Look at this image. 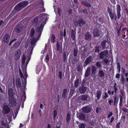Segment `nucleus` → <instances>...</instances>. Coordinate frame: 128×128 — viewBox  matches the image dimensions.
<instances>
[{"mask_svg": "<svg viewBox=\"0 0 128 128\" xmlns=\"http://www.w3.org/2000/svg\"><path fill=\"white\" fill-rule=\"evenodd\" d=\"M46 23V21H44L41 24L40 26L39 27H38L36 29V32L38 33H39L37 38H40L42 33V32Z\"/></svg>", "mask_w": 128, "mask_h": 128, "instance_id": "obj_1", "label": "nucleus"}, {"mask_svg": "<svg viewBox=\"0 0 128 128\" xmlns=\"http://www.w3.org/2000/svg\"><path fill=\"white\" fill-rule=\"evenodd\" d=\"M8 101L10 107H13L16 106L17 104L16 100L14 96L9 97Z\"/></svg>", "mask_w": 128, "mask_h": 128, "instance_id": "obj_2", "label": "nucleus"}, {"mask_svg": "<svg viewBox=\"0 0 128 128\" xmlns=\"http://www.w3.org/2000/svg\"><path fill=\"white\" fill-rule=\"evenodd\" d=\"M44 14H40L38 16L36 17L33 19L32 22L35 25H36L38 22V18H42V20L44 19V18L43 16H44Z\"/></svg>", "mask_w": 128, "mask_h": 128, "instance_id": "obj_3", "label": "nucleus"}, {"mask_svg": "<svg viewBox=\"0 0 128 128\" xmlns=\"http://www.w3.org/2000/svg\"><path fill=\"white\" fill-rule=\"evenodd\" d=\"M76 25L75 26L80 27L82 26L86 23L85 21L83 18H78V20H76Z\"/></svg>", "mask_w": 128, "mask_h": 128, "instance_id": "obj_4", "label": "nucleus"}, {"mask_svg": "<svg viewBox=\"0 0 128 128\" xmlns=\"http://www.w3.org/2000/svg\"><path fill=\"white\" fill-rule=\"evenodd\" d=\"M23 26L20 23L17 24L14 29L15 31L17 33H20L23 30Z\"/></svg>", "mask_w": 128, "mask_h": 128, "instance_id": "obj_5", "label": "nucleus"}, {"mask_svg": "<svg viewBox=\"0 0 128 128\" xmlns=\"http://www.w3.org/2000/svg\"><path fill=\"white\" fill-rule=\"evenodd\" d=\"M85 83L83 82L82 84V86L79 88V90L81 94H83L85 93L86 92L87 87L86 86H84Z\"/></svg>", "mask_w": 128, "mask_h": 128, "instance_id": "obj_6", "label": "nucleus"}, {"mask_svg": "<svg viewBox=\"0 0 128 128\" xmlns=\"http://www.w3.org/2000/svg\"><path fill=\"white\" fill-rule=\"evenodd\" d=\"M92 61V56H89L84 61V66L86 67Z\"/></svg>", "mask_w": 128, "mask_h": 128, "instance_id": "obj_7", "label": "nucleus"}, {"mask_svg": "<svg viewBox=\"0 0 128 128\" xmlns=\"http://www.w3.org/2000/svg\"><path fill=\"white\" fill-rule=\"evenodd\" d=\"M99 57L100 59H102L105 56L108 55V52L107 51L105 50L100 52L99 54Z\"/></svg>", "mask_w": 128, "mask_h": 128, "instance_id": "obj_8", "label": "nucleus"}, {"mask_svg": "<svg viewBox=\"0 0 128 128\" xmlns=\"http://www.w3.org/2000/svg\"><path fill=\"white\" fill-rule=\"evenodd\" d=\"M121 10L120 6L119 4H117L116 6V12L117 15V18L119 19L121 16L120 12Z\"/></svg>", "mask_w": 128, "mask_h": 128, "instance_id": "obj_9", "label": "nucleus"}, {"mask_svg": "<svg viewBox=\"0 0 128 128\" xmlns=\"http://www.w3.org/2000/svg\"><path fill=\"white\" fill-rule=\"evenodd\" d=\"M3 113L4 114H7L10 112V108L7 105H4L3 106Z\"/></svg>", "mask_w": 128, "mask_h": 128, "instance_id": "obj_10", "label": "nucleus"}, {"mask_svg": "<svg viewBox=\"0 0 128 128\" xmlns=\"http://www.w3.org/2000/svg\"><path fill=\"white\" fill-rule=\"evenodd\" d=\"M100 32L99 29L97 28H95L93 32V34L94 37H98L100 35Z\"/></svg>", "mask_w": 128, "mask_h": 128, "instance_id": "obj_11", "label": "nucleus"}, {"mask_svg": "<svg viewBox=\"0 0 128 128\" xmlns=\"http://www.w3.org/2000/svg\"><path fill=\"white\" fill-rule=\"evenodd\" d=\"M82 110L84 113H88L91 111V108L89 107L88 106H86L83 107Z\"/></svg>", "mask_w": 128, "mask_h": 128, "instance_id": "obj_12", "label": "nucleus"}, {"mask_svg": "<svg viewBox=\"0 0 128 128\" xmlns=\"http://www.w3.org/2000/svg\"><path fill=\"white\" fill-rule=\"evenodd\" d=\"M22 8H23L19 3L15 6L13 10L16 12V11H20Z\"/></svg>", "mask_w": 128, "mask_h": 128, "instance_id": "obj_13", "label": "nucleus"}, {"mask_svg": "<svg viewBox=\"0 0 128 128\" xmlns=\"http://www.w3.org/2000/svg\"><path fill=\"white\" fill-rule=\"evenodd\" d=\"M71 37L72 40L74 41H75L76 38V30H75L72 29H71Z\"/></svg>", "mask_w": 128, "mask_h": 128, "instance_id": "obj_14", "label": "nucleus"}, {"mask_svg": "<svg viewBox=\"0 0 128 128\" xmlns=\"http://www.w3.org/2000/svg\"><path fill=\"white\" fill-rule=\"evenodd\" d=\"M92 37V35L90 32L88 31L84 35V39L86 40H87L90 39Z\"/></svg>", "mask_w": 128, "mask_h": 128, "instance_id": "obj_15", "label": "nucleus"}, {"mask_svg": "<svg viewBox=\"0 0 128 128\" xmlns=\"http://www.w3.org/2000/svg\"><path fill=\"white\" fill-rule=\"evenodd\" d=\"M10 37V36H9L8 34H7L5 35L3 38V41L5 43H7L8 42Z\"/></svg>", "mask_w": 128, "mask_h": 128, "instance_id": "obj_16", "label": "nucleus"}, {"mask_svg": "<svg viewBox=\"0 0 128 128\" xmlns=\"http://www.w3.org/2000/svg\"><path fill=\"white\" fill-rule=\"evenodd\" d=\"M91 68L90 67H88L86 71L85 74V77H87L89 76L90 74Z\"/></svg>", "mask_w": 128, "mask_h": 128, "instance_id": "obj_17", "label": "nucleus"}, {"mask_svg": "<svg viewBox=\"0 0 128 128\" xmlns=\"http://www.w3.org/2000/svg\"><path fill=\"white\" fill-rule=\"evenodd\" d=\"M21 6L23 8L26 6L28 4V2L27 1H23L20 2Z\"/></svg>", "mask_w": 128, "mask_h": 128, "instance_id": "obj_18", "label": "nucleus"}, {"mask_svg": "<svg viewBox=\"0 0 128 128\" xmlns=\"http://www.w3.org/2000/svg\"><path fill=\"white\" fill-rule=\"evenodd\" d=\"M113 99L114 100L113 105L114 106H116L118 101V99L117 98L116 94L114 96H113Z\"/></svg>", "mask_w": 128, "mask_h": 128, "instance_id": "obj_19", "label": "nucleus"}, {"mask_svg": "<svg viewBox=\"0 0 128 128\" xmlns=\"http://www.w3.org/2000/svg\"><path fill=\"white\" fill-rule=\"evenodd\" d=\"M16 86L19 88H20L21 87V82L20 78H18L16 80Z\"/></svg>", "mask_w": 128, "mask_h": 128, "instance_id": "obj_20", "label": "nucleus"}, {"mask_svg": "<svg viewBox=\"0 0 128 128\" xmlns=\"http://www.w3.org/2000/svg\"><path fill=\"white\" fill-rule=\"evenodd\" d=\"M109 14L111 20H113L114 19V20L115 21L117 20V17L116 14H113L112 12Z\"/></svg>", "mask_w": 128, "mask_h": 128, "instance_id": "obj_21", "label": "nucleus"}, {"mask_svg": "<svg viewBox=\"0 0 128 128\" xmlns=\"http://www.w3.org/2000/svg\"><path fill=\"white\" fill-rule=\"evenodd\" d=\"M88 96L86 95H82L80 96V98H81V99L82 101H87Z\"/></svg>", "mask_w": 128, "mask_h": 128, "instance_id": "obj_22", "label": "nucleus"}, {"mask_svg": "<svg viewBox=\"0 0 128 128\" xmlns=\"http://www.w3.org/2000/svg\"><path fill=\"white\" fill-rule=\"evenodd\" d=\"M96 97L98 100H99L100 97L102 94V91L100 90H97L96 92Z\"/></svg>", "mask_w": 128, "mask_h": 128, "instance_id": "obj_23", "label": "nucleus"}, {"mask_svg": "<svg viewBox=\"0 0 128 128\" xmlns=\"http://www.w3.org/2000/svg\"><path fill=\"white\" fill-rule=\"evenodd\" d=\"M67 92V88H64L63 90L62 94V97L64 99H65L66 96V94Z\"/></svg>", "mask_w": 128, "mask_h": 128, "instance_id": "obj_24", "label": "nucleus"}, {"mask_svg": "<svg viewBox=\"0 0 128 128\" xmlns=\"http://www.w3.org/2000/svg\"><path fill=\"white\" fill-rule=\"evenodd\" d=\"M13 90L12 88H8V93L9 97L13 96Z\"/></svg>", "mask_w": 128, "mask_h": 128, "instance_id": "obj_25", "label": "nucleus"}, {"mask_svg": "<svg viewBox=\"0 0 128 128\" xmlns=\"http://www.w3.org/2000/svg\"><path fill=\"white\" fill-rule=\"evenodd\" d=\"M92 74L94 75L96 73V72L97 70V68L96 66H92Z\"/></svg>", "mask_w": 128, "mask_h": 128, "instance_id": "obj_26", "label": "nucleus"}, {"mask_svg": "<svg viewBox=\"0 0 128 128\" xmlns=\"http://www.w3.org/2000/svg\"><path fill=\"white\" fill-rule=\"evenodd\" d=\"M96 67L99 70H101L102 68L101 62L100 61H97L96 63Z\"/></svg>", "mask_w": 128, "mask_h": 128, "instance_id": "obj_27", "label": "nucleus"}, {"mask_svg": "<svg viewBox=\"0 0 128 128\" xmlns=\"http://www.w3.org/2000/svg\"><path fill=\"white\" fill-rule=\"evenodd\" d=\"M98 74V76L100 78L104 76V73L102 70H99Z\"/></svg>", "mask_w": 128, "mask_h": 128, "instance_id": "obj_28", "label": "nucleus"}, {"mask_svg": "<svg viewBox=\"0 0 128 128\" xmlns=\"http://www.w3.org/2000/svg\"><path fill=\"white\" fill-rule=\"evenodd\" d=\"M21 42H15L13 46L14 48H17L20 45Z\"/></svg>", "mask_w": 128, "mask_h": 128, "instance_id": "obj_29", "label": "nucleus"}, {"mask_svg": "<svg viewBox=\"0 0 128 128\" xmlns=\"http://www.w3.org/2000/svg\"><path fill=\"white\" fill-rule=\"evenodd\" d=\"M70 114L68 113L67 114V116L66 117V120L67 122V124H68L70 120Z\"/></svg>", "mask_w": 128, "mask_h": 128, "instance_id": "obj_30", "label": "nucleus"}, {"mask_svg": "<svg viewBox=\"0 0 128 128\" xmlns=\"http://www.w3.org/2000/svg\"><path fill=\"white\" fill-rule=\"evenodd\" d=\"M35 33V30L34 28H32L30 30V36L31 37H33Z\"/></svg>", "mask_w": 128, "mask_h": 128, "instance_id": "obj_31", "label": "nucleus"}, {"mask_svg": "<svg viewBox=\"0 0 128 128\" xmlns=\"http://www.w3.org/2000/svg\"><path fill=\"white\" fill-rule=\"evenodd\" d=\"M55 36L54 34H52L51 35V42L52 43H54L55 41Z\"/></svg>", "mask_w": 128, "mask_h": 128, "instance_id": "obj_32", "label": "nucleus"}, {"mask_svg": "<svg viewBox=\"0 0 128 128\" xmlns=\"http://www.w3.org/2000/svg\"><path fill=\"white\" fill-rule=\"evenodd\" d=\"M78 52L77 48H74L73 51V55L74 56L76 57L77 56V54Z\"/></svg>", "mask_w": 128, "mask_h": 128, "instance_id": "obj_33", "label": "nucleus"}, {"mask_svg": "<svg viewBox=\"0 0 128 128\" xmlns=\"http://www.w3.org/2000/svg\"><path fill=\"white\" fill-rule=\"evenodd\" d=\"M79 80L78 78H76L74 83V86L76 88L78 87L79 83Z\"/></svg>", "mask_w": 128, "mask_h": 128, "instance_id": "obj_34", "label": "nucleus"}, {"mask_svg": "<svg viewBox=\"0 0 128 128\" xmlns=\"http://www.w3.org/2000/svg\"><path fill=\"white\" fill-rule=\"evenodd\" d=\"M107 42L106 40H104L101 42V45L103 49H104L106 48V44Z\"/></svg>", "mask_w": 128, "mask_h": 128, "instance_id": "obj_35", "label": "nucleus"}, {"mask_svg": "<svg viewBox=\"0 0 128 128\" xmlns=\"http://www.w3.org/2000/svg\"><path fill=\"white\" fill-rule=\"evenodd\" d=\"M15 12H16L13 10L10 15L7 17V19L9 20L12 16L15 14Z\"/></svg>", "mask_w": 128, "mask_h": 128, "instance_id": "obj_36", "label": "nucleus"}, {"mask_svg": "<svg viewBox=\"0 0 128 128\" xmlns=\"http://www.w3.org/2000/svg\"><path fill=\"white\" fill-rule=\"evenodd\" d=\"M36 42V38H34L31 40L30 44L32 45H34Z\"/></svg>", "mask_w": 128, "mask_h": 128, "instance_id": "obj_37", "label": "nucleus"}, {"mask_svg": "<svg viewBox=\"0 0 128 128\" xmlns=\"http://www.w3.org/2000/svg\"><path fill=\"white\" fill-rule=\"evenodd\" d=\"M63 75H64V72L63 74L62 72L59 71L58 74V78L60 80L62 79V78Z\"/></svg>", "mask_w": 128, "mask_h": 128, "instance_id": "obj_38", "label": "nucleus"}, {"mask_svg": "<svg viewBox=\"0 0 128 128\" xmlns=\"http://www.w3.org/2000/svg\"><path fill=\"white\" fill-rule=\"evenodd\" d=\"M63 36H62V34H60V40L61 41L60 42V46L61 50H62V43L63 41Z\"/></svg>", "mask_w": 128, "mask_h": 128, "instance_id": "obj_39", "label": "nucleus"}, {"mask_svg": "<svg viewBox=\"0 0 128 128\" xmlns=\"http://www.w3.org/2000/svg\"><path fill=\"white\" fill-rule=\"evenodd\" d=\"M124 98V97H122V96H120V102L119 104V106H123V104H122V102L123 101V99Z\"/></svg>", "mask_w": 128, "mask_h": 128, "instance_id": "obj_40", "label": "nucleus"}, {"mask_svg": "<svg viewBox=\"0 0 128 128\" xmlns=\"http://www.w3.org/2000/svg\"><path fill=\"white\" fill-rule=\"evenodd\" d=\"M26 59V57L25 56L24 54L23 55L22 59V65H24Z\"/></svg>", "mask_w": 128, "mask_h": 128, "instance_id": "obj_41", "label": "nucleus"}, {"mask_svg": "<svg viewBox=\"0 0 128 128\" xmlns=\"http://www.w3.org/2000/svg\"><path fill=\"white\" fill-rule=\"evenodd\" d=\"M79 118L81 120H83L86 118L85 116L83 114H82L79 116Z\"/></svg>", "mask_w": 128, "mask_h": 128, "instance_id": "obj_42", "label": "nucleus"}, {"mask_svg": "<svg viewBox=\"0 0 128 128\" xmlns=\"http://www.w3.org/2000/svg\"><path fill=\"white\" fill-rule=\"evenodd\" d=\"M100 47L99 46H96L94 48L95 52H98V53H99L100 52Z\"/></svg>", "mask_w": 128, "mask_h": 128, "instance_id": "obj_43", "label": "nucleus"}, {"mask_svg": "<svg viewBox=\"0 0 128 128\" xmlns=\"http://www.w3.org/2000/svg\"><path fill=\"white\" fill-rule=\"evenodd\" d=\"M57 111L56 110H55L53 111V118L54 119L57 115Z\"/></svg>", "mask_w": 128, "mask_h": 128, "instance_id": "obj_44", "label": "nucleus"}, {"mask_svg": "<svg viewBox=\"0 0 128 128\" xmlns=\"http://www.w3.org/2000/svg\"><path fill=\"white\" fill-rule=\"evenodd\" d=\"M86 124L84 123L80 124L78 125L79 128H85Z\"/></svg>", "mask_w": 128, "mask_h": 128, "instance_id": "obj_45", "label": "nucleus"}, {"mask_svg": "<svg viewBox=\"0 0 128 128\" xmlns=\"http://www.w3.org/2000/svg\"><path fill=\"white\" fill-rule=\"evenodd\" d=\"M116 83H115L114 84V93H117V92L118 90V88L116 87Z\"/></svg>", "mask_w": 128, "mask_h": 128, "instance_id": "obj_46", "label": "nucleus"}, {"mask_svg": "<svg viewBox=\"0 0 128 128\" xmlns=\"http://www.w3.org/2000/svg\"><path fill=\"white\" fill-rule=\"evenodd\" d=\"M98 20H99V22H98V24L99 25L101 26L102 24H103V20L102 19V18H100Z\"/></svg>", "mask_w": 128, "mask_h": 128, "instance_id": "obj_47", "label": "nucleus"}, {"mask_svg": "<svg viewBox=\"0 0 128 128\" xmlns=\"http://www.w3.org/2000/svg\"><path fill=\"white\" fill-rule=\"evenodd\" d=\"M63 62H66V60L67 59V57H66V54L65 52L63 54Z\"/></svg>", "mask_w": 128, "mask_h": 128, "instance_id": "obj_48", "label": "nucleus"}, {"mask_svg": "<svg viewBox=\"0 0 128 128\" xmlns=\"http://www.w3.org/2000/svg\"><path fill=\"white\" fill-rule=\"evenodd\" d=\"M56 49L57 51H58L59 50L60 46V45L58 43V42L57 41V43L56 44Z\"/></svg>", "mask_w": 128, "mask_h": 128, "instance_id": "obj_49", "label": "nucleus"}, {"mask_svg": "<svg viewBox=\"0 0 128 128\" xmlns=\"http://www.w3.org/2000/svg\"><path fill=\"white\" fill-rule=\"evenodd\" d=\"M120 80L122 84H124L125 83V80L123 76H122L121 77Z\"/></svg>", "mask_w": 128, "mask_h": 128, "instance_id": "obj_50", "label": "nucleus"}, {"mask_svg": "<svg viewBox=\"0 0 128 128\" xmlns=\"http://www.w3.org/2000/svg\"><path fill=\"white\" fill-rule=\"evenodd\" d=\"M84 6L87 7H91V5L90 3L86 1H85V3Z\"/></svg>", "mask_w": 128, "mask_h": 128, "instance_id": "obj_51", "label": "nucleus"}, {"mask_svg": "<svg viewBox=\"0 0 128 128\" xmlns=\"http://www.w3.org/2000/svg\"><path fill=\"white\" fill-rule=\"evenodd\" d=\"M104 96L103 97L102 99L105 100L108 97V94L106 92H105Z\"/></svg>", "mask_w": 128, "mask_h": 128, "instance_id": "obj_52", "label": "nucleus"}, {"mask_svg": "<svg viewBox=\"0 0 128 128\" xmlns=\"http://www.w3.org/2000/svg\"><path fill=\"white\" fill-rule=\"evenodd\" d=\"M16 39L14 38L10 41V43L8 45L9 46H10L12 44L13 42L14 41H15L16 40Z\"/></svg>", "mask_w": 128, "mask_h": 128, "instance_id": "obj_53", "label": "nucleus"}, {"mask_svg": "<svg viewBox=\"0 0 128 128\" xmlns=\"http://www.w3.org/2000/svg\"><path fill=\"white\" fill-rule=\"evenodd\" d=\"M57 11L59 15V16H60V12L61 11V10L60 8V7H58L57 8Z\"/></svg>", "mask_w": 128, "mask_h": 128, "instance_id": "obj_54", "label": "nucleus"}, {"mask_svg": "<svg viewBox=\"0 0 128 128\" xmlns=\"http://www.w3.org/2000/svg\"><path fill=\"white\" fill-rule=\"evenodd\" d=\"M101 110V108H99L98 107L97 108L96 110V113H100V111Z\"/></svg>", "mask_w": 128, "mask_h": 128, "instance_id": "obj_55", "label": "nucleus"}, {"mask_svg": "<svg viewBox=\"0 0 128 128\" xmlns=\"http://www.w3.org/2000/svg\"><path fill=\"white\" fill-rule=\"evenodd\" d=\"M18 50L20 52V54H19V52L18 51H16V53L15 54L17 56V57H19L20 55V50L19 49H18Z\"/></svg>", "mask_w": 128, "mask_h": 128, "instance_id": "obj_56", "label": "nucleus"}, {"mask_svg": "<svg viewBox=\"0 0 128 128\" xmlns=\"http://www.w3.org/2000/svg\"><path fill=\"white\" fill-rule=\"evenodd\" d=\"M113 100H108V103L110 106H111L113 104Z\"/></svg>", "mask_w": 128, "mask_h": 128, "instance_id": "obj_57", "label": "nucleus"}, {"mask_svg": "<svg viewBox=\"0 0 128 128\" xmlns=\"http://www.w3.org/2000/svg\"><path fill=\"white\" fill-rule=\"evenodd\" d=\"M120 92L121 93V95H120V96H122V97H124V95L125 94V92L123 90H121L120 91Z\"/></svg>", "mask_w": 128, "mask_h": 128, "instance_id": "obj_58", "label": "nucleus"}, {"mask_svg": "<svg viewBox=\"0 0 128 128\" xmlns=\"http://www.w3.org/2000/svg\"><path fill=\"white\" fill-rule=\"evenodd\" d=\"M103 62L105 64H107L108 63V60L107 58L104 59L103 60Z\"/></svg>", "mask_w": 128, "mask_h": 128, "instance_id": "obj_59", "label": "nucleus"}, {"mask_svg": "<svg viewBox=\"0 0 128 128\" xmlns=\"http://www.w3.org/2000/svg\"><path fill=\"white\" fill-rule=\"evenodd\" d=\"M122 110L124 112H128V109L126 108H124L122 109Z\"/></svg>", "mask_w": 128, "mask_h": 128, "instance_id": "obj_60", "label": "nucleus"}, {"mask_svg": "<svg viewBox=\"0 0 128 128\" xmlns=\"http://www.w3.org/2000/svg\"><path fill=\"white\" fill-rule=\"evenodd\" d=\"M45 60H46V62H48L49 60V56L48 54H47L46 56Z\"/></svg>", "mask_w": 128, "mask_h": 128, "instance_id": "obj_61", "label": "nucleus"}, {"mask_svg": "<svg viewBox=\"0 0 128 128\" xmlns=\"http://www.w3.org/2000/svg\"><path fill=\"white\" fill-rule=\"evenodd\" d=\"M112 10L111 9H110L109 7H108V12L109 14L112 13Z\"/></svg>", "mask_w": 128, "mask_h": 128, "instance_id": "obj_62", "label": "nucleus"}, {"mask_svg": "<svg viewBox=\"0 0 128 128\" xmlns=\"http://www.w3.org/2000/svg\"><path fill=\"white\" fill-rule=\"evenodd\" d=\"M112 112H110L108 116V118H109L112 115Z\"/></svg>", "mask_w": 128, "mask_h": 128, "instance_id": "obj_63", "label": "nucleus"}, {"mask_svg": "<svg viewBox=\"0 0 128 128\" xmlns=\"http://www.w3.org/2000/svg\"><path fill=\"white\" fill-rule=\"evenodd\" d=\"M120 122H119L116 125V128H120Z\"/></svg>", "mask_w": 128, "mask_h": 128, "instance_id": "obj_64", "label": "nucleus"}]
</instances>
